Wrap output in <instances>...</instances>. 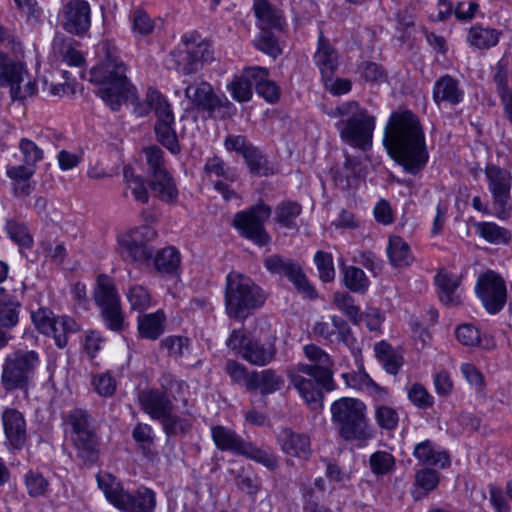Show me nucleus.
<instances>
[{
  "label": "nucleus",
  "instance_id": "58836bf2",
  "mask_svg": "<svg viewBox=\"0 0 512 512\" xmlns=\"http://www.w3.org/2000/svg\"><path fill=\"white\" fill-rule=\"evenodd\" d=\"M78 42L73 38L57 36L53 40V49L64 62L70 66L80 67L84 64L83 54L76 49Z\"/></svg>",
  "mask_w": 512,
  "mask_h": 512
},
{
  "label": "nucleus",
  "instance_id": "dca6fc26",
  "mask_svg": "<svg viewBox=\"0 0 512 512\" xmlns=\"http://www.w3.org/2000/svg\"><path fill=\"white\" fill-rule=\"evenodd\" d=\"M224 146L229 152L240 154L254 176H268L273 174L266 155L244 135H228L224 140Z\"/></svg>",
  "mask_w": 512,
  "mask_h": 512
},
{
  "label": "nucleus",
  "instance_id": "2f4dec72",
  "mask_svg": "<svg viewBox=\"0 0 512 512\" xmlns=\"http://www.w3.org/2000/svg\"><path fill=\"white\" fill-rule=\"evenodd\" d=\"M255 16L261 23V30L275 29L282 31L286 26L283 13L269 3L268 0H256L253 6Z\"/></svg>",
  "mask_w": 512,
  "mask_h": 512
},
{
  "label": "nucleus",
  "instance_id": "f03ea898",
  "mask_svg": "<svg viewBox=\"0 0 512 512\" xmlns=\"http://www.w3.org/2000/svg\"><path fill=\"white\" fill-rule=\"evenodd\" d=\"M103 50L104 60L90 70V81L101 85L96 94L113 111L120 110L124 102L130 101L137 116H146L151 108L147 101L145 104L140 103L135 87L126 77V67L120 60L117 49L104 43Z\"/></svg>",
  "mask_w": 512,
  "mask_h": 512
},
{
  "label": "nucleus",
  "instance_id": "5701e85b",
  "mask_svg": "<svg viewBox=\"0 0 512 512\" xmlns=\"http://www.w3.org/2000/svg\"><path fill=\"white\" fill-rule=\"evenodd\" d=\"M138 400L143 411L155 420H160L174 410L172 399L162 388L143 390L139 393Z\"/></svg>",
  "mask_w": 512,
  "mask_h": 512
},
{
  "label": "nucleus",
  "instance_id": "338daca9",
  "mask_svg": "<svg viewBox=\"0 0 512 512\" xmlns=\"http://www.w3.org/2000/svg\"><path fill=\"white\" fill-rule=\"evenodd\" d=\"M5 229L10 239L18 245L24 248L32 246L33 239L25 224L9 219L6 222Z\"/></svg>",
  "mask_w": 512,
  "mask_h": 512
},
{
  "label": "nucleus",
  "instance_id": "c03bdc74",
  "mask_svg": "<svg viewBox=\"0 0 512 512\" xmlns=\"http://www.w3.org/2000/svg\"><path fill=\"white\" fill-rule=\"evenodd\" d=\"M387 253L394 267H406L413 262V255L407 242L400 236H391Z\"/></svg>",
  "mask_w": 512,
  "mask_h": 512
},
{
  "label": "nucleus",
  "instance_id": "9b49d317",
  "mask_svg": "<svg viewBox=\"0 0 512 512\" xmlns=\"http://www.w3.org/2000/svg\"><path fill=\"white\" fill-rule=\"evenodd\" d=\"M185 96L199 112H205L209 118L228 119L236 112V106L225 96L215 94L208 82L190 84L185 88Z\"/></svg>",
  "mask_w": 512,
  "mask_h": 512
},
{
  "label": "nucleus",
  "instance_id": "a19ab883",
  "mask_svg": "<svg viewBox=\"0 0 512 512\" xmlns=\"http://www.w3.org/2000/svg\"><path fill=\"white\" fill-rule=\"evenodd\" d=\"M342 378L348 387L354 389H366L379 400H384L387 391L375 383L365 372H350L342 374Z\"/></svg>",
  "mask_w": 512,
  "mask_h": 512
},
{
  "label": "nucleus",
  "instance_id": "bf43d9fd",
  "mask_svg": "<svg viewBox=\"0 0 512 512\" xmlns=\"http://www.w3.org/2000/svg\"><path fill=\"white\" fill-rule=\"evenodd\" d=\"M225 372L230 377L233 384L245 387L249 392L252 371H248L245 365L236 360L228 359L225 363Z\"/></svg>",
  "mask_w": 512,
  "mask_h": 512
},
{
  "label": "nucleus",
  "instance_id": "f8f14e48",
  "mask_svg": "<svg viewBox=\"0 0 512 512\" xmlns=\"http://www.w3.org/2000/svg\"><path fill=\"white\" fill-rule=\"evenodd\" d=\"M96 305L100 308L101 317L106 327L114 332H120L124 327V314L115 285L104 274L98 276L97 287L94 290Z\"/></svg>",
  "mask_w": 512,
  "mask_h": 512
},
{
  "label": "nucleus",
  "instance_id": "412c9836",
  "mask_svg": "<svg viewBox=\"0 0 512 512\" xmlns=\"http://www.w3.org/2000/svg\"><path fill=\"white\" fill-rule=\"evenodd\" d=\"M265 73V67H247L241 75L233 77L232 81L227 85V90L235 101L239 103L248 102L253 96L252 87H255V78L261 80V76H265Z\"/></svg>",
  "mask_w": 512,
  "mask_h": 512
},
{
  "label": "nucleus",
  "instance_id": "8fccbe9b",
  "mask_svg": "<svg viewBox=\"0 0 512 512\" xmlns=\"http://www.w3.org/2000/svg\"><path fill=\"white\" fill-rule=\"evenodd\" d=\"M154 265L158 272L173 274L180 266V254L174 247H166L154 253Z\"/></svg>",
  "mask_w": 512,
  "mask_h": 512
},
{
  "label": "nucleus",
  "instance_id": "39448f33",
  "mask_svg": "<svg viewBox=\"0 0 512 512\" xmlns=\"http://www.w3.org/2000/svg\"><path fill=\"white\" fill-rule=\"evenodd\" d=\"M366 405L355 398L343 397L331 405L332 420L345 441H366L374 436L366 418Z\"/></svg>",
  "mask_w": 512,
  "mask_h": 512
},
{
  "label": "nucleus",
  "instance_id": "ea45409f",
  "mask_svg": "<svg viewBox=\"0 0 512 512\" xmlns=\"http://www.w3.org/2000/svg\"><path fill=\"white\" fill-rule=\"evenodd\" d=\"M357 166H359V161L350 156H346L342 166H333L330 169V174L335 186L341 190L349 189L357 179Z\"/></svg>",
  "mask_w": 512,
  "mask_h": 512
},
{
  "label": "nucleus",
  "instance_id": "20e7f679",
  "mask_svg": "<svg viewBox=\"0 0 512 512\" xmlns=\"http://www.w3.org/2000/svg\"><path fill=\"white\" fill-rule=\"evenodd\" d=\"M224 300L227 316L243 321L264 305L266 295L250 277L232 271L226 276Z\"/></svg>",
  "mask_w": 512,
  "mask_h": 512
},
{
  "label": "nucleus",
  "instance_id": "c756f323",
  "mask_svg": "<svg viewBox=\"0 0 512 512\" xmlns=\"http://www.w3.org/2000/svg\"><path fill=\"white\" fill-rule=\"evenodd\" d=\"M434 281L438 288L439 299L444 305L454 307L461 303L460 295L457 293L461 283L460 277L440 270L436 274Z\"/></svg>",
  "mask_w": 512,
  "mask_h": 512
},
{
  "label": "nucleus",
  "instance_id": "e433bc0d",
  "mask_svg": "<svg viewBox=\"0 0 512 512\" xmlns=\"http://www.w3.org/2000/svg\"><path fill=\"white\" fill-rule=\"evenodd\" d=\"M65 422L70 427V437L97 433V429L94 425V419L85 409H72L66 415Z\"/></svg>",
  "mask_w": 512,
  "mask_h": 512
},
{
  "label": "nucleus",
  "instance_id": "6e6d98bb",
  "mask_svg": "<svg viewBox=\"0 0 512 512\" xmlns=\"http://www.w3.org/2000/svg\"><path fill=\"white\" fill-rule=\"evenodd\" d=\"M360 77L368 83L382 84L387 81L388 73L386 69L376 62L363 61L357 67Z\"/></svg>",
  "mask_w": 512,
  "mask_h": 512
},
{
  "label": "nucleus",
  "instance_id": "6e6552de",
  "mask_svg": "<svg viewBox=\"0 0 512 512\" xmlns=\"http://www.w3.org/2000/svg\"><path fill=\"white\" fill-rule=\"evenodd\" d=\"M157 232L148 225L131 229L118 238V252L124 262L136 265H148L153 260L155 249L151 242Z\"/></svg>",
  "mask_w": 512,
  "mask_h": 512
},
{
  "label": "nucleus",
  "instance_id": "79ce46f5",
  "mask_svg": "<svg viewBox=\"0 0 512 512\" xmlns=\"http://www.w3.org/2000/svg\"><path fill=\"white\" fill-rule=\"evenodd\" d=\"M439 484V473L431 468H423L415 474V487L412 496L415 500L425 498Z\"/></svg>",
  "mask_w": 512,
  "mask_h": 512
},
{
  "label": "nucleus",
  "instance_id": "cd10ccee",
  "mask_svg": "<svg viewBox=\"0 0 512 512\" xmlns=\"http://www.w3.org/2000/svg\"><path fill=\"white\" fill-rule=\"evenodd\" d=\"M250 380L249 392L258 391L261 396H267L280 391L285 383L282 375L271 368L262 371L253 370Z\"/></svg>",
  "mask_w": 512,
  "mask_h": 512
},
{
  "label": "nucleus",
  "instance_id": "774afa93",
  "mask_svg": "<svg viewBox=\"0 0 512 512\" xmlns=\"http://www.w3.org/2000/svg\"><path fill=\"white\" fill-rule=\"evenodd\" d=\"M127 299L132 310L143 312L151 303L148 290L142 285H133L127 292Z\"/></svg>",
  "mask_w": 512,
  "mask_h": 512
},
{
  "label": "nucleus",
  "instance_id": "4d7b16f0",
  "mask_svg": "<svg viewBox=\"0 0 512 512\" xmlns=\"http://www.w3.org/2000/svg\"><path fill=\"white\" fill-rule=\"evenodd\" d=\"M80 331V325L70 316L57 317V331L54 333L55 344L58 348H65L68 344V335Z\"/></svg>",
  "mask_w": 512,
  "mask_h": 512
},
{
  "label": "nucleus",
  "instance_id": "052dcab7",
  "mask_svg": "<svg viewBox=\"0 0 512 512\" xmlns=\"http://www.w3.org/2000/svg\"><path fill=\"white\" fill-rule=\"evenodd\" d=\"M124 178L127 184L128 189L131 190L132 195L134 196L136 201H139L143 204L148 203L149 201V193L147 190V186L143 177L134 175L132 169L125 168L124 169Z\"/></svg>",
  "mask_w": 512,
  "mask_h": 512
},
{
  "label": "nucleus",
  "instance_id": "f257e3e1",
  "mask_svg": "<svg viewBox=\"0 0 512 512\" xmlns=\"http://www.w3.org/2000/svg\"><path fill=\"white\" fill-rule=\"evenodd\" d=\"M383 143L393 160L405 172L416 175L429 159L425 134L419 118L410 110L391 113L384 130Z\"/></svg>",
  "mask_w": 512,
  "mask_h": 512
},
{
  "label": "nucleus",
  "instance_id": "aec40b11",
  "mask_svg": "<svg viewBox=\"0 0 512 512\" xmlns=\"http://www.w3.org/2000/svg\"><path fill=\"white\" fill-rule=\"evenodd\" d=\"M0 299V349L13 339L10 333L20 321L21 302L15 296L2 295Z\"/></svg>",
  "mask_w": 512,
  "mask_h": 512
},
{
  "label": "nucleus",
  "instance_id": "9d476101",
  "mask_svg": "<svg viewBox=\"0 0 512 512\" xmlns=\"http://www.w3.org/2000/svg\"><path fill=\"white\" fill-rule=\"evenodd\" d=\"M335 126L345 143L363 151L371 148L375 118L368 114L366 109L360 107L359 103L346 119H341Z\"/></svg>",
  "mask_w": 512,
  "mask_h": 512
},
{
  "label": "nucleus",
  "instance_id": "f704fd0d",
  "mask_svg": "<svg viewBox=\"0 0 512 512\" xmlns=\"http://www.w3.org/2000/svg\"><path fill=\"white\" fill-rule=\"evenodd\" d=\"M149 187L155 197L163 202H175L178 198V189L169 171L149 176Z\"/></svg>",
  "mask_w": 512,
  "mask_h": 512
},
{
  "label": "nucleus",
  "instance_id": "5fc2aeb1",
  "mask_svg": "<svg viewBox=\"0 0 512 512\" xmlns=\"http://www.w3.org/2000/svg\"><path fill=\"white\" fill-rule=\"evenodd\" d=\"M31 319L36 329L43 335L54 336L57 331V317L49 308H39L31 313Z\"/></svg>",
  "mask_w": 512,
  "mask_h": 512
},
{
  "label": "nucleus",
  "instance_id": "c85d7f7f",
  "mask_svg": "<svg viewBox=\"0 0 512 512\" xmlns=\"http://www.w3.org/2000/svg\"><path fill=\"white\" fill-rule=\"evenodd\" d=\"M463 97L464 92L459 86V81L451 75H443L434 83L433 100L437 105L442 102L457 105Z\"/></svg>",
  "mask_w": 512,
  "mask_h": 512
},
{
  "label": "nucleus",
  "instance_id": "3c124183",
  "mask_svg": "<svg viewBox=\"0 0 512 512\" xmlns=\"http://www.w3.org/2000/svg\"><path fill=\"white\" fill-rule=\"evenodd\" d=\"M175 122L155 123L154 131L156 138L166 149L172 154L177 155L181 151L175 129L173 128Z\"/></svg>",
  "mask_w": 512,
  "mask_h": 512
},
{
  "label": "nucleus",
  "instance_id": "0e129e2a",
  "mask_svg": "<svg viewBox=\"0 0 512 512\" xmlns=\"http://www.w3.org/2000/svg\"><path fill=\"white\" fill-rule=\"evenodd\" d=\"M132 31L136 36H147L154 31L155 22L143 9H135L130 14Z\"/></svg>",
  "mask_w": 512,
  "mask_h": 512
},
{
  "label": "nucleus",
  "instance_id": "b1692460",
  "mask_svg": "<svg viewBox=\"0 0 512 512\" xmlns=\"http://www.w3.org/2000/svg\"><path fill=\"white\" fill-rule=\"evenodd\" d=\"M281 450L290 456L304 460L312 454L310 438L306 434L296 433L290 428H283L277 436Z\"/></svg>",
  "mask_w": 512,
  "mask_h": 512
},
{
  "label": "nucleus",
  "instance_id": "c9c22d12",
  "mask_svg": "<svg viewBox=\"0 0 512 512\" xmlns=\"http://www.w3.org/2000/svg\"><path fill=\"white\" fill-rule=\"evenodd\" d=\"M165 320L166 316L162 310L139 315L137 321L139 335L149 340L158 339L164 333Z\"/></svg>",
  "mask_w": 512,
  "mask_h": 512
},
{
  "label": "nucleus",
  "instance_id": "4be33fe9",
  "mask_svg": "<svg viewBox=\"0 0 512 512\" xmlns=\"http://www.w3.org/2000/svg\"><path fill=\"white\" fill-rule=\"evenodd\" d=\"M2 423L9 445L15 450L22 449L28 438L23 414L15 408H6L2 412Z\"/></svg>",
  "mask_w": 512,
  "mask_h": 512
},
{
  "label": "nucleus",
  "instance_id": "603ef678",
  "mask_svg": "<svg viewBox=\"0 0 512 512\" xmlns=\"http://www.w3.org/2000/svg\"><path fill=\"white\" fill-rule=\"evenodd\" d=\"M241 456L251 459L270 471L279 467V458L275 454L255 446L252 442H247Z\"/></svg>",
  "mask_w": 512,
  "mask_h": 512
},
{
  "label": "nucleus",
  "instance_id": "6ab92c4d",
  "mask_svg": "<svg viewBox=\"0 0 512 512\" xmlns=\"http://www.w3.org/2000/svg\"><path fill=\"white\" fill-rule=\"evenodd\" d=\"M312 333L330 343L341 342L352 352L356 349L357 340L347 321L340 316H331V324L324 321L316 322Z\"/></svg>",
  "mask_w": 512,
  "mask_h": 512
},
{
  "label": "nucleus",
  "instance_id": "72a5a7b5",
  "mask_svg": "<svg viewBox=\"0 0 512 512\" xmlns=\"http://www.w3.org/2000/svg\"><path fill=\"white\" fill-rule=\"evenodd\" d=\"M413 456L423 464L446 468L450 465L447 452L437 447L431 440H425L414 447Z\"/></svg>",
  "mask_w": 512,
  "mask_h": 512
},
{
  "label": "nucleus",
  "instance_id": "e2e57ef3",
  "mask_svg": "<svg viewBox=\"0 0 512 512\" xmlns=\"http://www.w3.org/2000/svg\"><path fill=\"white\" fill-rule=\"evenodd\" d=\"M255 90L259 96L271 104L278 102L280 99V88L274 81L269 79V70L267 68L265 76H261V80L255 78Z\"/></svg>",
  "mask_w": 512,
  "mask_h": 512
},
{
  "label": "nucleus",
  "instance_id": "f3484780",
  "mask_svg": "<svg viewBox=\"0 0 512 512\" xmlns=\"http://www.w3.org/2000/svg\"><path fill=\"white\" fill-rule=\"evenodd\" d=\"M263 263L270 273L286 277L298 292L305 294L310 299L316 298L317 292L309 283L299 263L278 254L266 257Z\"/></svg>",
  "mask_w": 512,
  "mask_h": 512
},
{
  "label": "nucleus",
  "instance_id": "0eeeda50",
  "mask_svg": "<svg viewBox=\"0 0 512 512\" xmlns=\"http://www.w3.org/2000/svg\"><path fill=\"white\" fill-rule=\"evenodd\" d=\"M40 362V355L35 350L18 348L9 353L3 361L1 373L5 392L28 391Z\"/></svg>",
  "mask_w": 512,
  "mask_h": 512
},
{
  "label": "nucleus",
  "instance_id": "49530a36",
  "mask_svg": "<svg viewBox=\"0 0 512 512\" xmlns=\"http://www.w3.org/2000/svg\"><path fill=\"white\" fill-rule=\"evenodd\" d=\"M500 32L493 28L473 26L467 35L469 44L478 49H490L499 42Z\"/></svg>",
  "mask_w": 512,
  "mask_h": 512
},
{
  "label": "nucleus",
  "instance_id": "09e8293b",
  "mask_svg": "<svg viewBox=\"0 0 512 512\" xmlns=\"http://www.w3.org/2000/svg\"><path fill=\"white\" fill-rule=\"evenodd\" d=\"M344 285L354 293L364 294L370 285V281L364 271L356 266L341 267Z\"/></svg>",
  "mask_w": 512,
  "mask_h": 512
},
{
  "label": "nucleus",
  "instance_id": "423d86ee",
  "mask_svg": "<svg viewBox=\"0 0 512 512\" xmlns=\"http://www.w3.org/2000/svg\"><path fill=\"white\" fill-rule=\"evenodd\" d=\"M97 482L107 500L123 512H153L155 509L156 495L147 487L142 486L129 492L113 475L108 473L97 475Z\"/></svg>",
  "mask_w": 512,
  "mask_h": 512
},
{
  "label": "nucleus",
  "instance_id": "37998d69",
  "mask_svg": "<svg viewBox=\"0 0 512 512\" xmlns=\"http://www.w3.org/2000/svg\"><path fill=\"white\" fill-rule=\"evenodd\" d=\"M476 233L484 240L495 245H507L511 241V232L494 222H477Z\"/></svg>",
  "mask_w": 512,
  "mask_h": 512
},
{
  "label": "nucleus",
  "instance_id": "de8ad7c7",
  "mask_svg": "<svg viewBox=\"0 0 512 512\" xmlns=\"http://www.w3.org/2000/svg\"><path fill=\"white\" fill-rule=\"evenodd\" d=\"M374 351L386 372L396 375L403 364L402 356L395 353L391 345L385 341L377 343L374 347Z\"/></svg>",
  "mask_w": 512,
  "mask_h": 512
},
{
  "label": "nucleus",
  "instance_id": "69168bd1",
  "mask_svg": "<svg viewBox=\"0 0 512 512\" xmlns=\"http://www.w3.org/2000/svg\"><path fill=\"white\" fill-rule=\"evenodd\" d=\"M333 303L341 310L354 324L361 321L360 309L354 305V299L348 293L336 292L333 296Z\"/></svg>",
  "mask_w": 512,
  "mask_h": 512
},
{
  "label": "nucleus",
  "instance_id": "bb28decb",
  "mask_svg": "<svg viewBox=\"0 0 512 512\" xmlns=\"http://www.w3.org/2000/svg\"><path fill=\"white\" fill-rule=\"evenodd\" d=\"M314 62L319 68L323 79L331 81L332 75L338 68V54L321 32L318 38L317 51L314 54Z\"/></svg>",
  "mask_w": 512,
  "mask_h": 512
},
{
  "label": "nucleus",
  "instance_id": "4c0bfd02",
  "mask_svg": "<svg viewBox=\"0 0 512 512\" xmlns=\"http://www.w3.org/2000/svg\"><path fill=\"white\" fill-rule=\"evenodd\" d=\"M302 213L300 203L291 200H285L278 203L274 209V221L281 227L289 230H299L296 219Z\"/></svg>",
  "mask_w": 512,
  "mask_h": 512
},
{
  "label": "nucleus",
  "instance_id": "ddd939ff",
  "mask_svg": "<svg viewBox=\"0 0 512 512\" xmlns=\"http://www.w3.org/2000/svg\"><path fill=\"white\" fill-rule=\"evenodd\" d=\"M475 291L489 314L499 313L507 302L506 282L493 270H487L478 276Z\"/></svg>",
  "mask_w": 512,
  "mask_h": 512
},
{
  "label": "nucleus",
  "instance_id": "7c9ffc66",
  "mask_svg": "<svg viewBox=\"0 0 512 512\" xmlns=\"http://www.w3.org/2000/svg\"><path fill=\"white\" fill-rule=\"evenodd\" d=\"M211 434L216 447L221 451L242 455L248 441L244 440L233 429L222 425L211 428Z\"/></svg>",
  "mask_w": 512,
  "mask_h": 512
},
{
  "label": "nucleus",
  "instance_id": "13d9d810",
  "mask_svg": "<svg viewBox=\"0 0 512 512\" xmlns=\"http://www.w3.org/2000/svg\"><path fill=\"white\" fill-rule=\"evenodd\" d=\"M203 171L208 177L215 175L216 177L223 178L230 182H234L236 180V174L233 169L228 167L224 160L216 155L206 159Z\"/></svg>",
  "mask_w": 512,
  "mask_h": 512
},
{
  "label": "nucleus",
  "instance_id": "a18cd8bd",
  "mask_svg": "<svg viewBox=\"0 0 512 512\" xmlns=\"http://www.w3.org/2000/svg\"><path fill=\"white\" fill-rule=\"evenodd\" d=\"M146 100L157 117L156 123L175 122L174 114L168 100L155 88L149 87Z\"/></svg>",
  "mask_w": 512,
  "mask_h": 512
},
{
  "label": "nucleus",
  "instance_id": "a878e982",
  "mask_svg": "<svg viewBox=\"0 0 512 512\" xmlns=\"http://www.w3.org/2000/svg\"><path fill=\"white\" fill-rule=\"evenodd\" d=\"M70 438L77 460L86 467H91L97 463L100 454V443L97 433L75 435Z\"/></svg>",
  "mask_w": 512,
  "mask_h": 512
},
{
  "label": "nucleus",
  "instance_id": "473e14b6",
  "mask_svg": "<svg viewBox=\"0 0 512 512\" xmlns=\"http://www.w3.org/2000/svg\"><path fill=\"white\" fill-rule=\"evenodd\" d=\"M213 59V52L211 46L206 41H201L197 44L188 43L185 61L182 70L186 75L197 72L203 63H208Z\"/></svg>",
  "mask_w": 512,
  "mask_h": 512
},
{
  "label": "nucleus",
  "instance_id": "2eb2a0df",
  "mask_svg": "<svg viewBox=\"0 0 512 512\" xmlns=\"http://www.w3.org/2000/svg\"><path fill=\"white\" fill-rule=\"evenodd\" d=\"M488 180V189L492 194L495 215L499 219H507L511 213L510 189L512 177L509 171L494 164H488L485 168Z\"/></svg>",
  "mask_w": 512,
  "mask_h": 512
},
{
  "label": "nucleus",
  "instance_id": "393cba45",
  "mask_svg": "<svg viewBox=\"0 0 512 512\" xmlns=\"http://www.w3.org/2000/svg\"><path fill=\"white\" fill-rule=\"evenodd\" d=\"M277 348L273 341L262 342L259 339L250 338L243 346L241 357L255 366H266L276 357Z\"/></svg>",
  "mask_w": 512,
  "mask_h": 512
},
{
  "label": "nucleus",
  "instance_id": "a211bd4d",
  "mask_svg": "<svg viewBox=\"0 0 512 512\" xmlns=\"http://www.w3.org/2000/svg\"><path fill=\"white\" fill-rule=\"evenodd\" d=\"M61 26L72 35H85L91 26L89 3L85 0H69L62 8Z\"/></svg>",
  "mask_w": 512,
  "mask_h": 512
},
{
  "label": "nucleus",
  "instance_id": "864d4df0",
  "mask_svg": "<svg viewBox=\"0 0 512 512\" xmlns=\"http://www.w3.org/2000/svg\"><path fill=\"white\" fill-rule=\"evenodd\" d=\"M159 421L167 437L185 435L192 428V423L189 419L176 415L173 411H169Z\"/></svg>",
  "mask_w": 512,
  "mask_h": 512
},
{
  "label": "nucleus",
  "instance_id": "4468645a",
  "mask_svg": "<svg viewBox=\"0 0 512 512\" xmlns=\"http://www.w3.org/2000/svg\"><path fill=\"white\" fill-rule=\"evenodd\" d=\"M25 77H28L25 66L11 60L7 54L0 51V85L10 87L13 100H24L36 93L37 85L31 79H28L25 85L21 87Z\"/></svg>",
  "mask_w": 512,
  "mask_h": 512
},
{
  "label": "nucleus",
  "instance_id": "680f3d73",
  "mask_svg": "<svg viewBox=\"0 0 512 512\" xmlns=\"http://www.w3.org/2000/svg\"><path fill=\"white\" fill-rule=\"evenodd\" d=\"M369 465L375 475H387L391 473L395 467V458L389 452L376 451L369 457Z\"/></svg>",
  "mask_w": 512,
  "mask_h": 512
},
{
  "label": "nucleus",
  "instance_id": "1a4fd4ad",
  "mask_svg": "<svg viewBox=\"0 0 512 512\" xmlns=\"http://www.w3.org/2000/svg\"><path fill=\"white\" fill-rule=\"evenodd\" d=\"M272 209L260 200L255 205L237 212L232 220V226L239 235L259 247L267 246L271 236L265 228V222L270 218Z\"/></svg>",
  "mask_w": 512,
  "mask_h": 512
},
{
  "label": "nucleus",
  "instance_id": "7ed1b4c3",
  "mask_svg": "<svg viewBox=\"0 0 512 512\" xmlns=\"http://www.w3.org/2000/svg\"><path fill=\"white\" fill-rule=\"evenodd\" d=\"M305 356L313 364L299 363L288 372L293 387L312 408L322 407L324 391H333L336 387L331 367L333 362L330 356L315 344L305 345Z\"/></svg>",
  "mask_w": 512,
  "mask_h": 512
}]
</instances>
